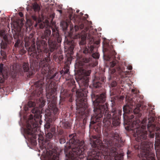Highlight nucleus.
I'll return each mask as SVG.
<instances>
[{
    "mask_svg": "<svg viewBox=\"0 0 160 160\" xmlns=\"http://www.w3.org/2000/svg\"><path fill=\"white\" fill-rule=\"evenodd\" d=\"M105 79L103 73H97L94 76L92 83L93 92L91 94L94 114L91 117L89 125L91 127L97 122H101L104 115L102 131L104 137L103 141L102 142L100 136H92V139H90V145L92 149L88 152L87 157L85 153L87 147L84 141H80L75 133L69 135V142H67L65 147L68 150L71 149L72 151L66 154L67 160H81L82 158L85 160H101L102 155L114 157L115 160H121L122 155L118 153L117 148L121 147L123 142L118 130H113L112 128L120 124L122 110L112 106L111 110L112 113V118L108 103L104 104L106 100L105 93L96 94L93 92H99Z\"/></svg>",
    "mask_w": 160,
    "mask_h": 160,
    "instance_id": "1",
    "label": "nucleus"
},
{
    "mask_svg": "<svg viewBox=\"0 0 160 160\" xmlns=\"http://www.w3.org/2000/svg\"><path fill=\"white\" fill-rule=\"evenodd\" d=\"M139 108H136L133 110L135 115V120L130 125V129L132 131L134 137H136L137 141L140 142V145L137 144L134 146L135 149H138L140 147L142 150L140 156L142 158L140 160H156L155 155L152 151V145L151 142L147 140V132L145 130L147 119L144 118L141 122L139 118L142 116L140 112Z\"/></svg>",
    "mask_w": 160,
    "mask_h": 160,
    "instance_id": "2",
    "label": "nucleus"
},
{
    "mask_svg": "<svg viewBox=\"0 0 160 160\" xmlns=\"http://www.w3.org/2000/svg\"><path fill=\"white\" fill-rule=\"evenodd\" d=\"M29 54L33 58H36L35 59H31L30 60V69L29 65L28 63L24 62L23 63L22 68L21 66H18V68H21L22 70V72H27V77L30 78L34 73V72L38 71L39 69H41V73L37 75L38 81L34 82V84L36 87L40 88V89L44 84V80L45 77L46 79H52L56 75V73L53 74V71L51 70L50 64L51 62L47 64L46 62H42L45 58L44 56H42L41 58H38L39 53L38 54L35 51L34 47H31L29 49Z\"/></svg>",
    "mask_w": 160,
    "mask_h": 160,
    "instance_id": "3",
    "label": "nucleus"
},
{
    "mask_svg": "<svg viewBox=\"0 0 160 160\" xmlns=\"http://www.w3.org/2000/svg\"><path fill=\"white\" fill-rule=\"evenodd\" d=\"M80 72L81 75L76 78V80L80 88L76 92L77 98L75 101L77 108V113L79 114L77 116L84 118L83 122L85 124L92 110L88 107L87 102L88 93L87 88L88 86V76L91 73V71L82 69L80 70Z\"/></svg>",
    "mask_w": 160,
    "mask_h": 160,
    "instance_id": "4",
    "label": "nucleus"
},
{
    "mask_svg": "<svg viewBox=\"0 0 160 160\" xmlns=\"http://www.w3.org/2000/svg\"><path fill=\"white\" fill-rule=\"evenodd\" d=\"M55 28L51 27L52 31L51 35V30L46 29L42 34V40L37 43L39 53L38 58H41L42 56L46 57L42 61H41L42 63H43L42 62H46L47 65L51 62V53L57 49V42L59 43L61 42V36L59 34L57 28L55 26Z\"/></svg>",
    "mask_w": 160,
    "mask_h": 160,
    "instance_id": "5",
    "label": "nucleus"
},
{
    "mask_svg": "<svg viewBox=\"0 0 160 160\" xmlns=\"http://www.w3.org/2000/svg\"><path fill=\"white\" fill-rule=\"evenodd\" d=\"M31 111L32 113L34 114V117L35 118L33 119V115H30L29 120L27 122V128L24 129L25 138L31 142L36 139L37 135L39 136L38 134L35 133L39 129V123L41 124L39 119L41 115V109L35 107Z\"/></svg>",
    "mask_w": 160,
    "mask_h": 160,
    "instance_id": "6",
    "label": "nucleus"
},
{
    "mask_svg": "<svg viewBox=\"0 0 160 160\" xmlns=\"http://www.w3.org/2000/svg\"><path fill=\"white\" fill-rule=\"evenodd\" d=\"M94 47L93 45H88L87 47L85 46L82 49L83 54L77 58V60L79 65L83 66L85 64L89 63L92 58L98 59L99 57V54L98 52L92 53Z\"/></svg>",
    "mask_w": 160,
    "mask_h": 160,
    "instance_id": "7",
    "label": "nucleus"
},
{
    "mask_svg": "<svg viewBox=\"0 0 160 160\" xmlns=\"http://www.w3.org/2000/svg\"><path fill=\"white\" fill-rule=\"evenodd\" d=\"M147 130L149 133L150 138H153L155 134L156 141L155 142V148L156 150L157 156L158 152L160 154V133L158 132H155V131H158L160 130V124L159 122H148V124L147 125Z\"/></svg>",
    "mask_w": 160,
    "mask_h": 160,
    "instance_id": "8",
    "label": "nucleus"
},
{
    "mask_svg": "<svg viewBox=\"0 0 160 160\" xmlns=\"http://www.w3.org/2000/svg\"><path fill=\"white\" fill-rule=\"evenodd\" d=\"M63 78H65L67 81V85L68 87L74 86L75 83L73 79L69 78V69L68 67L65 68L60 72Z\"/></svg>",
    "mask_w": 160,
    "mask_h": 160,
    "instance_id": "9",
    "label": "nucleus"
},
{
    "mask_svg": "<svg viewBox=\"0 0 160 160\" xmlns=\"http://www.w3.org/2000/svg\"><path fill=\"white\" fill-rule=\"evenodd\" d=\"M67 46L66 47L68 48V53L70 55V57L67 58L66 63L67 64H70L71 63V61L72 60V55L73 54V50L75 45V43L73 40H67Z\"/></svg>",
    "mask_w": 160,
    "mask_h": 160,
    "instance_id": "10",
    "label": "nucleus"
},
{
    "mask_svg": "<svg viewBox=\"0 0 160 160\" xmlns=\"http://www.w3.org/2000/svg\"><path fill=\"white\" fill-rule=\"evenodd\" d=\"M0 36L3 37V40L2 41L0 44L1 48L2 49H5L8 46V45L10 42L5 30H0Z\"/></svg>",
    "mask_w": 160,
    "mask_h": 160,
    "instance_id": "11",
    "label": "nucleus"
},
{
    "mask_svg": "<svg viewBox=\"0 0 160 160\" xmlns=\"http://www.w3.org/2000/svg\"><path fill=\"white\" fill-rule=\"evenodd\" d=\"M0 83H3L4 80L7 78L8 72L2 63L0 64Z\"/></svg>",
    "mask_w": 160,
    "mask_h": 160,
    "instance_id": "12",
    "label": "nucleus"
},
{
    "mask_svg": "<svg viewBox=\"0 0 160 160\" xmlns=\"http://www.w3.org/2000/svg\"><path fill=\"white\" fill-rule=\"evenodd\" d=\"M148 106L149 108H147V111L148 112V122H154L155 120V112L153 110L154 109V106L150 104H148Z\"/></svg>",
    "mask_w": 160,
    "mask_h": 160,
    "instance_id": "13",
    "label": "nucleus"
},
{
    "mask_svg": "<svg viewBox=\"0 0 160 160\" xmlns=\"http://www.w3.org/2000/svg\"><path fill=\"white\" fill-rule=\"evenodd\" d=\"M105 53L104 54L103 56L107 55L108 58L110 59L112 56H115L116 52L114 50L112 45H108L107 48H105Z\"/></svg>",
    "mask_w": 160,
    "mask_h": 160,
    "instance_id": "14",
    "label": "nucleus"
},
{
    "mask_svg": "<svg viewBox=\"0 0 160 160\" xmlns=\"http://www.w3.org/2000/svg\"><path fill=\"white\" fill-rule=\"evenodd\" d=\"M88 29L89 28L88 27H85L84 30L82 31V33L83 34L81 35V40L79 42V44L81 48H82V47H81L82 46L85 45L86 44L87 33H86V32L88 31Z\"/></svg>",
    "mask_w": 160,
    "mask_h": 160,
    "instance_id": "15",
    "label": "nucleus"
},
{
    "mask_svg": "<svg viewBox=\"0 0 160 160\" xmlns=\"http://www.w3.org/2000/svg\"><path fill=\"white\" fill-rule=\"evenodd\" d=\"M11 76L12 78H15L17 74L22 75V68H18L16 66L13 68V69L11 70Z\"/></svg>",
    "mask_w": 160,
    "mask_h": 160,
    "instance_id": "16",
    "label": "nucleus"
},
{
    "mask_svg": "<svg viewBox=\"0 0 160 160\" xmlns=\"http://www.w3.org/2000/svg\"><path fill=\"white\" fill-rule=\"evenodd\" d=\"M61 95L63 96V97L65 98H69L68 100L70 102H72L74 100L72 97V94L69 91L67 90H64L63 92H62Z\"/></svg>",
    "mask_w": 160,
    "mask_h": 160,
    "instance_id": "17",
    "label": "nucleus"
},
{
    "mask_svg": "<svg viewBox=\"0 0 160 160\" xmlns=\"http://www.w3.org/2000/svg\"><path fill=\"white\" fill-rule=\"evenodd\" d=\"M25 46L26 48V49L28 50V51L29 49L31 47H34V48L35 51L36 52V53H37V54H38V49L37 48V49H36L35 45V42H33V44L30 47H28L30 45V42H26V41H25ZM28 52L29 53V52Z\"/></svg>",
    "mask_w": 160,
    "mask_h": 160,
    "instance_id": "18",
    "label": "nucleus"
},
{
    "mask_svg": "<svg viewBox=\"0 0 160 160\" xmlns=\"http://www.w3.org/2000/svg\"><path fill=\"white\" fill-rule=\"evenodd\" d=\"M49 153V160H59L56 154H53L52 151H50Z\"/></svg>",
    "mask_w": 160,
    "mask_h": 160,
    "instance_id": "19",
    "label": "nucleus"
},
{
    "mask_svg": "<svg viewBox=\"0 0 160 160\" xmlns=\"http://www.w3.org/2000/svg\"><path fill=\"white\" fill-rule=\"evenodd\" d=\"M53 58L56 61L60 63L63 59V56L62 55H59L57 56L56 55H53Z\"/></svg>",
    "mask_w": 160,
    "mask_h": 160,
    "instance_id": "20",
    "label": "nucleus"
},
{
    "mask_svg": "<svg viewBox=\"0 0 160 160\" xmlns=\"http://www.w3.org/2000/svg\"><path fill=\"white\" fill-rule=\"evenodd\" d=\"M131 106H129L128 105H126L124 106L123 107V111L124 113H128L130 112L131 110Z\"/></svg>",
    "mask_w": 160,
    "mask_h": 160,
    "instance_id": "21",
    "label": "nucleus"
},
{
    "mask_svg": "<svg viewBox=\"0 0 160 160\" xmlns=\"http://www.w3.org/2000/svg\"><path fill=\"white\" fill-rule=\"evenodd\" d=\"M84 27V25L83 23H81L79 25V26L77 25H75L74 29L75 30V32H77L79 29H82Z\"/></svg>",
    "mask_w": 160,
    "mask_h": 160,
    "instance_id": "22",
    "label": "nucleus"
},
{
    "mask_svg": "<svg viewBox=\"0 0 160 160\" xmlns=\"http://www.w3.org/2000/svg\"><path fill=\"white\" fill-rule=\"evenodd\" d=\"M32 6L34 11L39 12L40 11V7L37 3H34L33 5Z\"/></svg>",
    "mask_w": 160,
    "mask_h": 160,
    "instance_id": "23",
    "label": "nucleus"
},
{
    "mask_svg": "<svg viewBox=\"0 0 160 160\" xmlns=\"http://www.w3.org/2000/svg\"><path fill=\"white\" fill-rule=\"evenodd\" d=\"M7 47H8L6 48L5 49H6V48H7ZM1 55L2 57V59L6 60L7 59V55L6 53L4 51L2 50L3 49L1 48Z\"/></svg>",
    "mask_w": 160,
    "mask_h": 160,
    "instance_id": "24",
    "label": "nucleus"
},
{
    "mask_svg": "<svg viewBox=\"0 0 160 160\" xmlns=\"http://www.w3.org/2000/svg\"><path fill=\"white\" fill-rule=\"evenodd\" d=\"M46 139L47 141H49L48 139H51L53 137V134L50 132H49L46 133Z\"/></svg>",
    "mask_w": 160,
    "mask_h": 160,
    "instance_id": "25",
    "label": "nucleus"
},
{
    "mask_svg": "<svg viewBox=\"0 0 160 160\" xmlns=\"http://www.w3.org/2000/svg\"><path fill=\"white\" fill-rule=\"evenodd\" d=\"M117 82L116 81H112L110 84V87L112 88H116L117 89H118L119 87L117 86Z\"/></svg>",
    "mask_w": 160,
    "mask_h": 160,
    "instance_id": "26",
    "label": "nucleus"
},
{
    "mask_svg": "<svg viewBox=\"0 0 160 160\" xmlns=\"http://www.w3.org/2000/svg\"><path fill=\"white\" fill-rule=\"evenodd\" d=\"M14 25L15 27H16V28H19L21 30L23 24H22L21 21H20V24H19L18 22H15V24Z\"/></svg>",
    "mask_w": 160,
    "mask_h": 160,
    "instance_id": "27",
    "label": "nucleus"
},
{
    "mask_svg": "<svg viewBox=\"0 0 160 160\" xmlns=\"http://www.w3.org/2000/svg\"><path fill=\"white\" fill-rule=\"evenodd\" d=\"M63 126L65 128H69L71 127V124L68 122H65L63 123Z\"/></svg>",
    "mask_w": 160,
    "mask_h": 160,
    "instance_id": "28",
    "label": "nucleus"
},
{
    "mask_svg": "<svg viewBox=\"0 0 160 160\" xmlns=\"http://www.w3.org/2000/svg\"><path fill=\"white\" fill-rule=\"evenodd\" d=\"M28 105L30 108L34 107L36 106V103L34 102L29 101L28 102Z\"/></svg>",
    "mask_w": 160,
    "mask_h": 160,
    "instance_id": "29",
    "label": "nucleus"
},
{
    "mask_svg": "<svg viewBox=\"0 0 160 160\" xmlns=\"http://www.w3.org/2000/svg\"><path fill=\"white\" fill-rule=\"evenodd\" d=\"M69 17L71 21H73L74 23H75L76 20L75 17H72V15L71 14H70L69 15Z\"/></svg>",
    "mask_w": 160,
    "mask_h": 160,
    "instance_id": "30",
    "label": "nucleus"
},
{
    "mask_svg": "<svg viewBox=\"0 0 160 160\" xmlns=\"http://www.w3.org/2000/svg\"><path fill=\"white\" fill-rule=\"evenodd\" d=\"M117 61L115 60L113 61L110 63V67L111 68L113 67L116 64L117 62Z\"/></svg>",
    "mask_w": 160,
    "mask_h": 160,
    "instance_id": "31",
    "label": "nucleus"
},
{
    "mask_svg": "<svg viewBox=\"0 0 160 160\" xmlns=\"http://www.w3.org/2000/svg\"><path fill=\"white\" fill-rule=\"evenodd\" d=\"M53 113L55 114H57L58 112V109L56 107H53Z\"/></svg>",
    "mask_w": 160,
    "mask_h": 160,
    "instance_id": "32",
    "label": "nucleus"
},
{
    "mask_svg": "<svg viewBox=\"0 0 160 160\" xmlns=\"http://www.w3.org/2000/svg\"><path fill=\"white\" fill-rule=\"evenodd\" d=\"M59 142L61 144H63L66 142L65 139V138H61L60 139Z\"/></svg>",
    "mask_w": 160,
    "mask_h": 160,
    "instance_id": "33",
    "label": "nucleus"
},
{
    "mask_svg": "<svg viewBox=\"0 0 160 160\" xmlns=\"http://www.w3.org/2000/svg\"><path fill=\"white\" fill-rule=\"evenodd\" d=\"M50 127V124L49 123H47L44 125V128H45L49 129Z\"/></svg>",
    "mask_w": 160,
    "mask_h": 160,
    "instance_id": "34",
    "label": "nucleus"
},
{
    "mask_svg": "<svg viewBox=\"0 0 160 160\" xmlns=\"http://www.w3.org/2000/svg\"><path fill=\"white\" fill-rule=\"evenodd\" d=\"M132 93L135 95V96H137L138 95L137 91L136 90L133 89L132 90Z\"/></svg>",
    "mask_w": 160,
    "mask_h": 160,
    "instance_id": "35",
    "label": "nucleus"
},
{
    "mask_svg": "<svg viewBox=\"0 0 160 160\" xmlns=\"http://www.w3.org/2000/svg\"><path fill=\"white\" fill-rule=\"evenodd\" d=\"M50 17H51L52 18V19L51 21V23H52V25H55V23L52 21L53 19L54 18V15H50Z\"/></svg>",
    "mask_w": 160,
    "mask_h": 160,
    "instance_id": "36",
    "label": "nucleus"
},
{
    "mask_svg": "<svg viewBox=\"0 0 160 160\" xmlns=\"http://www.w3.org/2000/svg\"><path fill=\"white\" fill-rule=\"evenodd\" d=\"M20 42V40L19 39H17V42H15L14 46L15 47H17L18 46V44Z\"/></svg>",
    "mask_w": 160,
    "mask_h": 160,
    "instance_id": "37",
    "label": "nucleus"
},
{
    "mask_svg": "<svg viewBox=\"0 0 160 160\" xmlns=\"http://www.w3.org/2000/svg\"><path fill=\"white\" fill-rule=\"evenodd\" d=\"M56 91V88H54L51 90V92L52 94H54Z\"/></svg>",
    "mask_w": 160,
    "mask_h": 160,
    "instance_id": "38",
    "label": "nucleus"
},
{
    "mask_svg": "<svg viewBox=\"0 0 160 160\" xmlns=\"http://www.w3.org/2000/svg\"><path fill=\"white\" fill-rule=\"evenodd\" d=\"M44 103L45 102L44 100H43V101L41 103L39 104V107L40 108H42L44 105Z\"/></svg>",
    "mask_w": 160,
    "mask_h": 160,
    "instance_id": "39",
    "label": "nucleus"
},
{
    "mask_svg": "<svg viewBox=\"0 0 160 160\" xmlns=\"http://www.w3.org/2000/svg\"><path fill=\"white\" fill-rule=\"evenodd\" d=\"M55 130L56 129L55 128H52L51 129V131L52 132L51 133H52L53 134L55 132Z\"/></svg>",
    "mask_w": 160,
    "mask_h": 160,
    "instance_id": "40",
    "label": "nucleus"
},
{
    "mask_svg": "<svg viewBox=\"0 0 160 160\" xmlns=\"http://www.w3.org/2000/svg\"><path fill=\"white\" fill-rule=\"evenodd\" d=\"M32 19L34 20L35 21H37V17L35 16H32Z\"/></svg>",
    "mask_w": 160,
    "mask_h": 160,
    "instance_id": "41",
    "label": "nucleus"
},
{
    "mask_svg": "<svg viewBox=\"0 0 160 160\" xmlns=\"http://www.w3.org/2000/svg\"><path fill=\"white\" fill-rule=\"evenodd\" d=\"M138 99L136 98V100L134 101L135 104H138L140 102V101H138Z\"/></svg>",
    "mask_w": 160,
    "mask_h": 160,
    "instance_id": "42",
    "label": "nucleus"
},
{
    "mask_svg": "<svg viewBox=\"0 0 160 160\" xmlns=\"http://www.w3.org/2000/svg\"><path fill=\"white\" fill-rule=\"evenodd\" d=\"M44 27V25L42 23L40 24H39V28H43Z\"/></svg>",
    "mask_w": 160,
    "mask_h": 160,
    "instance_id": "43",
    "label": "nucleus"
},
{
    "mask_svg": "<svg viewBox=\"0 0 160 160\" xmlns=\"http://www.w3.org/2000/svg\"><path fill=\"white\" fill-rule=\"evenodd\" d=\"M118 91L117 90L115 92H114V91H113L112 92V93L113 95H115L117 94V93H118ZM118 93H119V92H118Z\"/></svg>",
    "mask_w": 160,
    "mask_h": 160,
    "instance_id": "44",
    "label": "nucleus"
},
{
    "mask_svg": "<svg viewBox=\"0 0 160 160\" xmlns=\"http://www.w3.org/2000/svg\"><path fill=\"white\" fill-rule=\"evenodd\" d=\"M128 69L131 70L132 69V67L131 66H129L127 67Z\"/></svg>",
    "mask_w": 160,
    "mask_h": 160,
    "instance_id": "45",
    "label": "nucleus"
},
{
    "mask_svg": "<svg viewBox=\"0 0 160 160\" xmlns=\"http://www.w3.org/2000/svg\"><path fill=\"white\" fill-rule=\"evenodd\" d=\"M134 117H135V116H134V115H131L130 116V117H129V119H132L134 118Z\"/></svg>",
    "mask_w": 160,
    "mask_h": 160,
    "instance_id": "46",
    "label": "nucleus"
},
{
    "mask_svg": "<svg viewBox=\"0 0 160 160\" xmlns=\"http://www.w3.org/2000/svg\"><path fill=\"white\" fill-rule=\"evenodd\" d=\"M130 153V152L128 150V151L127 152V156L128 157H130L129 156V154Z\"/></svg>",
    "mask_w": 160,
    "mask_h": 160,
    "instance_id": "47",
    "label": "nucleus"
},
{
    "mask_svg": "<svg viewBox=\"0 0 160 160\" xmlns=\"http://www.w3.org/2000/svg\"><path fill=\"white\" fill-rule=\"evenodd\" d=\"M19 15L21 17H22L23 16L22 13L21 12H20L19 13Z\"/></svg>",
    "mask_w": 160,
    "mask_h": 160,
    "instance_id": "48",
    "label": "nucleus"
},
{
    "mask_svg": "<svg viewBox=\"0 0 160 160\" xmlns=\"http://www.w3.org/2000/svg\"><path fill=\"white\" fill-rule=\"evenodd\" d=\"M57 11L60 13L62 14V11L60 10H57Z\"/></svg>",
    "mask_w": 160,
    "mask_h": 160,
    "instance_id": "49",
    "label": "nucleus"
},
{
    "mask_svg": "<svg viewBox=\"0 0 160 160\" xmlns=\"http://www.w3.org/2000/svg\"><path fill=\"white\" fill-rule=\"evenodd\" d=\"M124 98V97L123 96H121V97H120V99H123V98Z\"/></svg>",
    "mask_w": 160,
    "mask_h": 160,
    "instance_id": "50",
    "label": "nucleus"
},
{
    "mask_svg": "<svg viewBox=\"0 0 160 160\" xmlns=\"http://www.w3.org/2000/svg\"><path fill=\"white\" fill-rule=\"evenodd\" d=\"M65 24H66V26H67H67H68V24H67V23H66H66H65Z\"/></svg>",
    "mask_w": 160,
    "mask_h": 160,
    "instance_id": "51",
    "label": "nucleus"
},
{
    "mask_svg": "<svg viewBox=\"0 0 160 160\" xmlns=\"http://www.w3.org/2000/svg\"><path fill=\"white\" fill-rule=\"evenodd\" d=\"M80 14L81 15H82L83 14L82 13V12L80 13Z\"/></svg>",
    "mask_w": 160,
    "mask_h": 160,
    "instance_id": "52",
    "label": "nucleus"
},
{
    "mask_svg": "<svg viewBox=\"0 0 160 160\" xmlns=\"http://www.w3.org/2000/svg\"><path fill=\"white\" fill-rule=\"evenodd\" d=\"M113 71H114V72H115V69H114Z\"/></svg>",
    "mask_w": 160,
    "mask_h": 160,
    "instance_id": "53",
    "label": "nucleus"
},
{
    "mask_svg": "<svg viewBox=\"0 0 160 160\" xmlns=\"http://www.w3.org/2000/svg\"><path fill=\"white\" fill-rule=\"evenodd\" d=\"M86 15L87 16V17H88V15L87 14H86Z\"/></svg>",
    "mask_w": 160,
    "mask_h": 160,
    "instance_id": "54",
    "label": "nucleus"
},
{
    "mask_svg": "<svg viewBox=\"0 0 160 160\" xmlns=\"http://www.w3.org/2000/svg\"><path fill=\"white\" fill-rule=\"evenodd\" d=\"M79 12V10H77V12Z\"/></svg>",
    "mask_w": 160,
    "mask_h": 160,
    "instance_id": "55",
    "label": "nucleus"
},
{
    "mask_svg": "<svg viewBox=\"0 0 160 160\" xmlns=\"http://www.w3.org/2000/svg\"><path fill=\"white\" fill-rule=\"evenodd\" d=\"M90 87H91L92 86L91 85H90Z\"/></svg>",
    "mask_w": 160,
    "mask_h": 160,
    "instance_id": "56",
    "label": "nucleus"
},
{
    "mask_svg": "<svg viewBox=\"0 0 160 160\" xmlns=\"http://www.w3.org/2000/svg\"><path fill=\"white\" fill-rule=\"evenodd\" d=\"M138 105L139 106V107H140V106H139V105H138Z\"/></svg>",
    "mask_w": 160,
    "mask_h": 160,
    "instance_id": "57",
    "label": "nucleus"
},
{
    "mask_svg": "<svg viewBox=\"0 0 160 160\" xmlns=\"http://www.w3.org/2000/svg\"><path fill=\"white\" fill-rule=\"evenodd\" d=\"M34 143H35V141H34Z\"/></svg>",
    "mask_w": 160,
    "mask_h": 160,
    "instance_id": "58",
    "label": "nucleus"
},
{
    "mask_svg": "<svg viewBox=\"0 0 160 160\" xmlns=\"http://www.w3.org/2000/svg\"><path fill=\"white\" fill-rule=\"evenodd\" d=\"M34 143H35V141H34Z\"/></svg>",
    "mask_w": 160,
    "mask_h": 160,
    "instance_id": "59",
    "label": "nucleus"
}]
</instances>
